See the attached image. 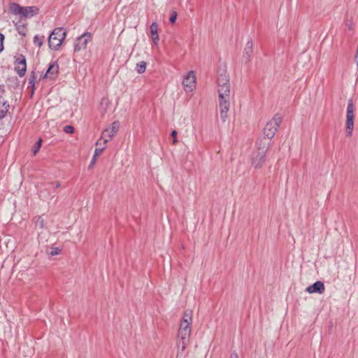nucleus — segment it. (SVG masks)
<instances>
[{
    "instance_id": "obj_1",
    "label": "nucleus",
    "mask_w": 358,
    "mask_h": 358,
    "mask_svg": "<svg viewBox=\"0 0 358 358\" xmlns=\"http://www.w3.org/2000/svg\"><path fill=\"white\" fill-rule=\"evenodd\" d=\"M217 87L220 117L222 122H226L230 108V85L229 75L225 71H222L218 76Z\"/></svg>"
},
{
    "instance_id": "obj_2",
    "label": "nucleus",
    "mask_w": 358,
    "mask_h": 358,
    "mask_svg": "<svg viewBox=\"0 0 358 358\" xmlns=\"http://www.w3.org/2000/svg\"><path fill=\"white\" fill-rule=\"evenodd\" d=\"M192 313L191 310H185L180 322L178 332V341L177 342V357L182 356L186 347L189 341L192 331Z\"/></svg>"
},
{
    "instance_id": "obj_3",
    "label": "nucleus",
    "mask_w": 358,
    "mask_h": 358,
    "mask_svg": "<svg viewBox=\"0 0 358 358\" xmlns=\"http://www.w3.org/2000/svg\"><path fill=\"white\" fill-rule=\"evenodd\" d=\"M269 148L268 139H258L256 143V150L252 155V166L255 169L262 168L266 162V153Z\"/></svg>"
},
{
    "instance_id": "obj_4",
    "label": "nucleus",
    "mask_w": 358,
    "mask_h": 358,
    "mask_svg": "<svg viewBox=\"0 0 358 358\" xmlns=\"http://www.w3.org/2000/svg\"><path fill=\"white\" fill-rule=\"evenodd\" d=\"M282 118L280 115L275 114L273 117L267 122L265 127L264 128L263 134L264 137L260 139H268L270 142L271 139L273 138L278 129L281 123Z\"/></svg>"
},
{
    "instance_id": "obj_5",
    "label": "nucleus",
    "mask_w": 358,
    "mask_h": 358,
    "mask_svg": "<svg viewBox=\"0 0 358 358\" xmlns=\"http://www.w3.org/2000/svg\"><path fill=\"white\" fill-rule=\"evenodd\" d=\"M66 33L64 28L58 27L55 29L50 34L48 38L49 47L52 50H57L62 45L66 37Z\"/></svg>"
},
{
    "instance_id": "obj_6",
    "label": "nucleus",
    "mask_w": 358,
    "mask_h": 358,
    "mask_svg": "<svg viewBox=\"0 0 358 358\" xmlns=\"http://www.w3.org/2000/svg\"><path fill=\"white\" fill-rule=\"evenodd\" d=\"M120 128L118 122H113L108 128L106 129L101 134V138L98 140L96 145L101 144V141L103 140V145H106V143L110 141L113 136L117 134Z\"/></svg>"
},
{
    "instance_id": "obj_7",
    "label": "nucleus",
    "mask_w": 358,
    "mask_h": 358,
    "mask_svg": "<svg viewBox=\"0 0 358 358\" xmlns=\"http://www.w3.org/2000/svg\"><path fill=\"white\" fill-rule=\"evenodd\" d=\"M354 104L352 99L348 100L346 112V133L348 136H351L354 129Z\"/></svg>"
},
{
    "instance_id": "obj_8",
    "label": "nucleus",
    "mask_w": 358,
    "mask_h": 358,
    "mask_svg": "<svg viewBox=\"0 0 358 358\" xmlns=\"http://www.w3.org/2000/svg\"><path fill=\"white\" fill-rule=\"evenodd\" d=\"M92 39V35L90 32H85L77 38L74 44V51H80L85 49L90 41Z\"/></svg>"
},
{
    "instance_id": "obj_9",
    "label": "nucleus",
    "mask_w": 358,
    "mask_h": 358,
    "mask_svg": "<svg viewBox=\"0 0 358 358\" xmlns=\"http://www.w3.org/2000/svg\"><path fill=\"white\" fill-rule=\"evenodd\" d=\"M15 70L20 77L24 76L27 71V63L24 55H20L16 58Z\"/></svg>"
},
{
    "instance_id": "obj_10",
    "label": "nucleus",
    "mask_w": 358,
    "mask_h": 358,
    "mask_svg": "<svg viewBox=\"0 0 358 358\" xmlns=\"http://www.w3.org/2000/svg\"><path fill=\"white\" fill-rule=\"evenodd\" d=\"M196 78L193 71H189L184 77L182 85L186 92H192L195 87Z\"/></svg>"
},
{
    "instance_id": "obj_11",
    "label": "nucleus",
    "mask_w": 358,
    "mask_h": 358,
    "mask_svg": "<svg viewBox=\"0 0 358 358\" xmlns=\"http://www.w3.org/2000/svg\"><path fill=\"white\" fill-rule=\"evenodd\" d=\"M3 93L4 87L3 85H0V120L5 117L10 108L8 101L2 96Z\"/></svg>"
},
{
    "instance_id": "obj_12",
    "label": "nucleus",
    "mask_w": 358,
    "mask_h": 358,
    "mask_svg": "<svg viewBox=\"0 0 358 358\" xmlns=\"http://www.w3.org/2000/svg\"><path fill=\"white\" fill-rule=\"evenodd\" d=\"M59 71V66L56 63L50 64L46 71L45 75L43 76V79L49 78L53 80L56 78Z\"/></svg>"
},
{
    "instance_id": "obj_13",
    "label": "nucleus",
    "mask_w": 358,
    "mask_h": 358,
    "mask_svg": "<svg viewBox=\"0 0 358 358\" xmlns=\"http://www.w3.org/2000/svg\"><path fill=\"white\" fill-rule=\"evenodd\" d=\"M325 290L324 285L321 281H317L306 288V292L310 294L319 293L322 294Z\"/></svg>"
},
{
    "instance_id": "obj_14",
    "label": "nucleus",
    "mask_w": 358,
    "mask_h": 358,
    "mask_svg": "<svg viewBox=\"0 0 358 358\" xmlns=\"http://www.w3.org/2000/svg\"><path fill=\"white\" fill-rule=\"evenodd\" d=\"M39 9L36 6L23 7L22 17L29 18L38 13Z\"/></svg>"
},
{
    "instance_id": "obj_15",
    "label": "nucleus",
    "mask_w": 358,
    "mask_h": 358,
    "mask_svg": "<svg viewBox=\"0 0 358 358\" xmlns=\"http://www.w3.org/2000/svg\"><path fill=\"white\" fill-rule=\"evenodd\" d=\"M150 36L155 45L158 44L159 35H158V24L157 22H153L150 25Z\"/></svg>"
},
{
    "instance_id": "obj_16",
    "label": "nucleus",
    "mask_w": 358,
    "mask_h": 358,
    "mask_svg": "<svg viewBox=\"0 0 358 358\" xmlns=\"http://www.w3.org/2000/svg\"><path fill=\"white\" fill-rule=\"evenodd\" d=\"M106 145H103L101 148H96L94 151V156L92 157V159L91 160L90 164L89 166V168L91 169L94 166V165L96 164V159L98 156L103 152V150L106 148Z\"/></svg>"
},
{
    "instance_id": "obj_17",
    "label": "nucleus",
    "mask_w": 358,
    "mask_h": 358,
    "mask_svg": "<svg viewBox=\"0 0 358 358\" xmlns=\"http://www.w3.org/2000/svg\"><path fill=\"white\" fill-rule=\"evenodd\" d=\"M22 6H20L19 4L16 3H12L10 5V12L14 15H20L22 16Z\"/></svg>"
},
{
    "instance_id": "obj_18",
    "label": "nucleus",
    "mask_w": 358,
    "mask_h": 358,
    "mask_svg": "<svg viewBox=\"0 0 358 358\" xmlns=\"http://www.w3.org/2000/svg\"><path fill=\"white\" fill-rule=\"evenodd\" d=\"M253 52V43L252 41H248L246 43L245 50H244V57H246L247 59H249L250 56L252 55Z\"/></svg>"
},
{
    "instance_id": "obj_19",
    "label": "nucleus",
    "mask_w": 358,
    "mask_h": 358,
    "mask_svg": "<svg viewBox=\"0 0 358 358\" xmlns=\"http://www.w3.org/2000/svg\"><path fill=\"white\" fill-rule=\"evenodd\" d=\"M146 69V63L145 62H141L136 64V71L141 74L145 72Z\"/></svg>"
},
{
    "instance_id": "obj_20",
    "label": "nucleus",
    "mask_w": 358,
    "mask_h": 358,
    "mask_svg": "<svg viewBox=\"0 0 358 358\" xmlns=\"http://www.w3.org/2000/svg\"><path fill=\"white\" fill-rule=\"evenodd\" d=\"M43 36H39L38 35H36L34 37V43L38 45L39 48L41 47L43 44Z\"/></svg>"
},
{
    "instance_id": "obj_21",
    "label": "nucleus",
    "mask_w": 358,
    "mask_h": 358,
    "mask_svg": "<svg viewBox=\"0 0 358 358\" xmlns=\"http://www.w3.org/2000/svg\"><path fill=\"white\" fill-rule=\"evenodd\" d=\"M36 79V76L34 72H31L30 77L29 78V87L31 86L32 87V92L34 91L35 80Z\"/></svg>"
},
{
    "instance_id": "obj_22",
    "label": "nucleus",
    "mask_w": 358,
    "mask_h": 358,
    "mask_svg": "<svg viewBox=\"0 0 358 358\" xmlns=\"http://www.w3.org/2000/svg\"><path fill=\"white\" fill-rule=\"evenodd\" d=\"M34 222L36 226H38L41 229H43L44 227V220L42 217L38 216L34 217Z\"/></svg>"
},
{
    "instance_id": "obj_23",
    "label": "nucleus",
    "mask_w": 358,
    "mask_h": 358,
    "mask_svg": "<svg viewBox=\"0 0 358 358\" xmlns=\"http://www.w3.org/2000/svg\"><path fill=\"white\" fill-rule=\"evenodd\" d=\"M41 143H42V139L40 138L37 142L35 144L34 148H33V154L34 155H36L38 152L39 151L41 147Z\"/></svg>"
},
{
    "instance_id": "obj_24",
    "label": "nucleus",
    "mask_w": 358,
    "mask_h": 358,
    "mask_svg": "<svg viewBox=\"0 0 358 358\" xmlns=\"http://www.w3.org/2000/svg\"><path fill=\"white\" fill-rule=\"evenodd\" d=\"M17 32L22 35L25 36L26 35V27L24 26H17Z\"/></svg>"
},
{
    "instance_id": "obj_25",
    "label": "nucleus",
    "mask_w": 358,
    "mask_h": 358,
    "mask_svg": "<svg viewBox=\"0 0 358 358\" xmlns=\"http://www.w3.org/2000/svg\"><path fill=\"white\" fill-rule=\"evenodd\" d=\"M64 131L66 134H72L74 131V128L72 126L66 125L64 127Z\"/></svg>"
},
{
    "instance_id": "obj_26",
    "label": "nucleus",
    "mask_w": 358,
    "mask_h": 358,
    "mask_svg": "<svg viewBox=\"0 0 358 358\" xmlns=\"http://www.w3.org/2000/svg\"><path fill=\"white\" fill-rule=\"evenodd\" d=\"M177 19V13L176 11H172L171 16H170V22L171 24H173L176 22V20Z\"/></svg>"
},
{
    "instance_id": "obj_27",
    "label": "nucleus",
    "mask_w": 358,
    "mask_h": 358,
    "mask_svg": "<svg viewBox=\"0 0 358 358\" xmlns=\"http://www.w3.org/2000/svg\"><path fill=\"white\" fill-rule=\"evenodd\" d=\"M177 134H178L177 131H176V130L172 131L171 135L173 137V145H176L178 143Z\"/></svg>"
},
{
    "instance_id": "obj_28",
    "label": "nucleus",
    "mask_w": 358,
    "mask_h": 358,
    "mask_svg": "<svg viewBox=\"0 0 358 358\" xmlns=\"http://www.w3.org/2000/svg\"><path fill=\"white\" fill-rule=\"evenodd\" d=\"M3 40L4 36L0 34V52H1L3 49Z\"/></svg>"
},
{
    "instance_id": "obj_29",
    "label": "nucleus",
    "mask_w": 358,
    "mask_h": 358,
    "mask_svg": "<svg viewBox=\"0 0 358 358\" xmlns=\"http://www.w3.org/2000/svg\"><path fill=\"white\" fill-rule=\"evenodd\" d=\"M59 250L57 248H54L52 249L50 252V255L52 256L57 255L59 254Z\"/></svg>"
},
{
    "instance_id": "obj_30",
    "label": "nucleus",
    "mask_w": 358,
    "mask_h": 358,
    "mask_svg": "<svg viewBox=\"0 0 358 358\" xmlns=\"http://www.w3.org/2000/svg\"><path fill=\"white\" fill-rule=\"evenodd\" d=\"M108 101L106 99H102L101 101V106H103L104 104L107 105Z\"/></svg>"
},
{
    "instance_id": "obj_31",
    "label": "nucleus",
    "mask_w": 358,
    "mask_h": 358,
    "mask_svg": "<svg viewBox=\"0 0 358 358\" xmlns=\"http://www.w3.org/2000/svg\"><path fill=\"white\" fill-rule=\"evenodd\" d=\"M230 358H238V354L236 352L231 353Z\"/></svg>"
},
{
    "instance_id": "obj_32",
    "label": "nucleus",
    "mask_w": 358,
    "mask_h": 358,
    "mask_svg": "<svg viewBox=\"0 0 358 358\" xmlns=\"http://www.w3.org/2000/svg\"><path fill=\"white\" fill-rule=\"evenodd\" d=\"M60 185H61V183H60L59 182H55V184L54 185V187L57 188V187H60Z\"/></svg>"
},
{
    "instance_id": "obj_33",
    "label": "nucleus",
    "mask_w": 358,
    "mask_h": 358,
    "mask_svg": "<svg viewBox=\"0 0 358 358\" xmlns=\"http://www.w3.org/2000/svg\"><path fill=\"white\" fill-rule=\"evenodd\" d=\"M347 26H348L349 29H352V24L351 23H349V24L348 23Z\"/></svg>"
},
{
    "instance_id": "obj_34",
    "label": "nucleus",
    "mask_w": 358,
    "mask_h": 358,
    "mask_svg": "<svg viewBox=\"0 0 358 358\" xmlns=\"http://www.w3.org/2000/svg\"><path fill=\"white\" fill-rule=\"evenodd\" d=\"M106 108H101V113H102L103 114V113H106Z\"/></svg>"
},
{
    "instance_id": "obj_35",
    "label": "nucleus",
    "mask_w": 358,
    "mask_h": 358,
    "mask_svg": "<svg viewBox=\"0 0 358 358\" xmlns=\"http://www.w3.org/2000/svg\"><path fill=\"white\" fill-rule=\"evenodd\" d=\"M102 141H103V140H102V141H101V142H102ZM99 145H101V146H102V147H103V143H101V144H99Z\"/></svg>"
}]
</instances>
